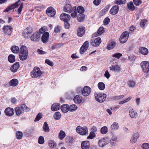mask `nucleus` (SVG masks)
Instances as JSON below:
<instances>
[{
    "instance_id": "0eeeda50",
    "label": "nucleus",
    "mask_w": 149,
    "mask_h": 149,
    "mask_svg": "<svg viewBox=\"0 0 149 149\" xmlns=\"http://www.w3.org/2000/svg\"><path fill=\"white\" fill-rule=\"evenodd\" d=\"M140 65L144 72L148 73L149 72V63L148 62L143 61L141 63Z\"/></svg>"
},
{
    "instance_id": "864d4df0",
    "label": "nucleus",
    "mask_w": 149,
    "mask_h": 149,
    "mask_svg": "<svg viewBox=\"0 0 149 149\" xmlns=\"http://www.w3.org/2000/svg\"><path fill=\"white\" fill-rule=\"evenodd\" d=\"M20 0H18L17 2L11 5V7H12V8L13 9L15 8L18 7V6L20 5Z\"/></svg>"
},
{
    "instance_id": "412c9836",
    "label": "nucleus",
    "mask_w": 149,
    "mask_h": 149,
    "mask_svg": "<svg viewBox=\"0 0 149 149\" xmlns=\"http://www.w3.org/2000/svg\"><path fill=\"white\" fill-rule=\"evenodd\" d=\"M129 115L131 118L136 119L138 116V113L133 109H130L129 111Z\"/></svg>"
},
{
    "instance_id": "338daca9",
    "label": "nucleus",
    "mask_w": 149,
    "mask_h": 149,
    "mask_svg": "<svg viewBox=\"0 0 149 149\" xmlns=\"http://www.w3.org/2000/svg\"><path fill=\"white\" fill-rule=\"evenodd\" d=\"M61 30V27L59 26H56L55 27L54 29V31L56 33H58L60 32Z\"/></svg>"
},
{
    "instance_id": "6ab92c4d",
    "label": "nucleus",
    "mask_w": 149,
    "mask_h": 149,
    "mask_svg": "<svg viewBox=\"0 0 149 149\" xmlns=\"http://www.w3.org/2000/svg\"><path fill=\"white\" fill-rule=\"evenodd\" d=\"M119 10V7L117 5L113 6L110 10V13L112 15L117 13Z\"/></svg>"
},
{
    "instance_id": "7c9ffc66",
    "label": "nucleus",
    "mask_w": 149,
    "mask_h": 149,
    "mask_svg": "<svg viewBox=\"0 0 149 149\" xmlns=\"http://www.w3.org/2000/svg\"><path fill=\"white\" fill-rule=\"evenodd\" d=\"M60 105L58 103H54L51 107V109L52 111H55L59 109Z\"/></svg>"
},
{
    "instance_id": "5701e85b",
    "label": "nucleus",
    "mask_w": 149,
    "mask_h": 149,
    "mask_svg": "<svg viewBox=\"0 0 149 149\" xmlns=\"http://www.w3.org/2000/svg\"><path fill=\"white\" fill-rule=\"evenodd\" d=\"M116 45V43L112 40L109 41V43L107 47V48L108 50H111L113 49Z\"/></svg>"
},
{
    "instance_id": "774afa93",
    "label": "nucleus",
    "mask_w": 149,
    "mask_h": 149,
    "mask_svg": "<svg viewBox=\"0 0 149 149\" xmlns=\"http://www.w3.org/2000/svg\"><path fill=\"white\" fill-rule=\"evenodd\" d=\"M147 22V21L146 20H143L141 21L140 23V25L143 28L144 26L146 24V22Z\"/></svg>"
},
{
    "instance_id": "c85d7f7f",
    "label": "nucleus",
    "mask_w": 149,
    "mask_h": 149,
    "mask_svg": "<svg viewBox=\"0 0 149 149\" xmlns=\"http://www.w3.org/2000/svg\"><path fill=\"white\" fill-rule=\"evenodd\" d=\"M61 110L64 113H66L69 111V105L68 104H63L61 107Z\"/></svg>"
},
{
    "instance_id": "1a4fd4ad",
    "label": "nucleus",
    "mask_w": 149,
    "mask_h": 149,
    "mask_svg": "<svg viewBox=\"0 0 149 149\" xmlns=\"http://www.w3.org/2000/svg\"><path fill=\"white\" fill-rule=\"evenodd\" d=\"M33 32L32 28L31 27H27L24 31L23 33V36L25 38H28Z\"/></svg>"
},
{
    "instance_id": "c03bdc74",
    "label": "nucleus",
    "mask_w": 149,
    "mask_h": 149,
    "mask_svg": "<svg viewBox=\"0 0 149 149\" xmlns=\"http://www.w3.org/2000/svg\"><path fill=\"white\" fill-rule=\"evenodd\" d=\"M66 134L65 132L62 130L60 131L58 134L59 138L61 140L63 139L65 136Z\"/></svg>"
},
{
    "instance_id": "680f3d73",
    "label": "nucleus",
    "mask_w": 149,
    "mask_h": 149,
    "mask_svg": "<svg viewBox=\"0 0 149 149\" xmlns=\"http://www.w3.org/2000/svg\"><path fill=\"white\" fill-rule=\"evenodd\" d=\"M95 136V134L92 132H91L89 136L87 137V139H92Z\"/></svg>"
},
{
    "instance_id": "c9c22d12",
    "label": "nucleus",
    "mask_w": 149,
    "mask_h": 149,
    "mask_svg": "<svg viewBox=\"0 0 149 149\" xmlns=\"http://www.w3.org/2000/svg\"><path fill=\"white\" fill-rule=\"evenodd\" d=\"M43 130L45 132H49L50 129L48 124L46 122H44L43 125Z\"/></svg>"
},
{
    "instance_id": "4d7b16f0",
    "label": "nucleus",
    "mask_w": 149,
    "mask_h": 149,
    "mask_svg": "<svg viewBox=\"0 0 149 149\" xmlns=\"http://www.w3.org/2000/svg\"><path fill=\"white\" fill-rule=\"evenodd\" d=\"M126 0H117L115 1V3L118 4H121L125 3Z\"/></svg>"
},
{
    "instance_id": "473e14b6",
    "label": "nucleus",
    "mask_w": 149,
    "mask_h": 149,
    "mask_svg": "<svg viewBox=\"0 0 149 149\" xmlns=\"http://www.w3.org/2000/svg\"><path fill=\"white\" fill-rule=\"evenodd\" d=\"M28 53V52L27 47L25 46H22L19 49V54H24Z\"/></svg>"
},
{
    "instance_id": "603ef678",
    "label": "nucleus",
    "mask_w": 149,
    "mask_h": 149,
    "mask_svg": "<svg viewBox=\"0 0 149 149\" xmlns=\"http://www.w3.org/2000/svg\"><path fill=\"white\" fill-rule=\"evenodd\" d=\"M135 83L133 80H129L127 83V85L130 87L133 88L134 87L135 85Z\"/></svg>"
},
{
    "instance_id": "0e129e2a",
    "label": "nucleus",
    "mask_w": 149,
    "mask_h": 149,
    "mask_svg": "<svg viewBox=\"0 0 149 149\" xmlns=\"http://www.w3.org/2000/svg\"><path fill=\"white\" fill-rule=\"evenodd\" d=\"M69 21H67L64 22V26L65 29H69L70 27V25L69 23Z\"/></svg>"
},
{
    "instance_id": "a18cd8bd",
    "label": "nucleus",
    "mask_w": 149,
    "mask_h": 149,
    "mask_svg": "<svg viewBox=\"0 0 149 149\" xmlns=\"http://www.w3.org/2000/svg\"><path fill=\"white\" fill-rule=\"evenodd\" d=\"M97 86L99 89L101 90H104L105 88V85L102 82H100L99 83Z\"/></svg>"
},
{
    "instance_id": "58836bf2",
    "label": "nucleus",
    "mask_w": 149,
    "mask_h": 149,
    "mask_svg": "<svg viewBox=\"0 0 149 149\" xmlns=\"http://www.w3.org/2000/svg\"><path fill=\"white\" fill-rule=\"evenodd\" d=\"M20 108L23 113L25 112L29 111L30 110L29 108L27 107L25 104H22Z\"/></svg>"
},
{
    "instance_id": "b1692460",
    "label": "nucleus",
    "mask_w": 149,
    "mask_h": 149,
    "mask_svg": "<svg viewBox=\"0 0 149 149\" xmlns=\"http://www.w3.org/2000/svg\"><path fill=\"white\" fill-rule=\"evenodd\" d=\"M110 70L116 72L120 71L121 70L120 67L117 64L114 65H112L111 66L109 67Z\"/></svg>"
},
{
    "instance_id": "7ed1b4c3",
    "label": "nucleus",
    "mask_w": 149,
    "mask_h": 149,
    "mask_svg": "<svg viewBox=\"0 0 149 149\" xmlns=\"http://www.w3.org/2000/svg\"><path fill=\"white\" fill-rule=\"evenodd\" d=\"M76 131L79 134L82 135H85L88 133V128L86 126H78L76 128Z\"/></svg>"
},
{
    "instance_id": "3c124183",
    "label": "nucleus",
    "mask_w": 149,
    "mask_h": 149,
    "mask_svg": "<svg viewBox=\"0 0 149 149\" xmlns=\"http://www.w3.org/2000/svg\"><path fill=\"white\" fill-rule=\"evenodd\" d=\"M108 128L106 126H104L101 128L100 130V132L102 134H105L107 133Z\"/></svg>"
},
{
    "instance_id": "6e6552de",
    "label": "nucleus",
    "mask_w": 149,
    "mask_h": 149,
    "mask_svg": "<svg viewBox=\"0 0 149 149\" xmlns=\"http://www.w3.org/2000/svg\"><path fill=\"white\" fill-rule=\"evenodd\" d=\"M3 30L6 35L10 36L13 31V28L10 26H4L3 28Z\"/></svg>"
},
{
    "instance_id": "f03ea898",
    "label": "nucleus",
    "mask_w": 149,
    "mask_h": 149,
    "mask_svg": "<svg viewBox=\"0 0 149 149\" xmlns=\"http://www.w3.org/2000/svg\"><path fill=\"white\" fill-rule=\"evenodd\" d=\"M95 97L97 101L100 103H102L105 100L107 97V95L106 94L103 93L95 92Z\"/></svg>"
},
{
    "instance_id": "f3484780",
    "label": "nucleus",
    "mask_w": 149,
    "mask_h": 149,
    "mask_svg": "<svg viewBox=\"0 0 149 149\" xmlns=\"http://www.w3.org/2000/svg\"><path fill=\"white\" fill-rule=\"evenodd\" d=\"M4 112L6 116H9L13 115L14 113L13 109L10 107H8L6 108Z\"/></svg>"
},
{
    "instance_id": "a878e982",
    "label": "nucleus",
    "mask_w": 149,
    "mask_h": 149,
    "mask_svg": "<svg viewBox=\"0 0 149 149\" xmlns=\"http://www.w3.org/2000/svg\"><path fill=\"white\" fill-rule=\"evenodd\" d=\"M139 137V134L137 133H135L132 136L130 141L132 143H135L137 141V140Z\"/></svg>"
},
{
    "instance_id": "f704fd0d",
    "label": "nucleus",
    "mask_w": 149,
    "mask_h": 149,
    "mask_svg": "<svg viewBox=\"0 0 149 149\" xmlns=\"http://www.w3.org/2000/svg\"><path fill=\"white\" fill-rule=\"evenodd\" d=\"M119 128V126L118 123L116 122H113L110 127L111 129L112 130H117Z\"/></svg>"
},
{
    "instance_id": "6e6d98bb",
    "label": "nucleus",
    "mask_w": 149,
    "mask_h": 149,
    "mask_svg": "<svg viewBox=\"0 0 149 149\" xmlns=\"http://www.w3.org/2000/svg\"><path fill=\"white\" fill-rule=\"evenodd\" d=\"M131 99L132 97L130 96L125 100L120 102L119 103V104H121L127 102H129Z\"/></svg>"
},
{
    "instance_id": "9b49d317",
    "label": "nucleus",
    "mask_w": 149,
    "mask_h": 149,
    "mask_svg": "<svg viewBox=\"0 0 149 149\" xmlns=\"http://www.w3.org/2000/svg\"><path fill=\"white\" fill-rule=\"evenodd\" d=\"M89 42L88 41H86L81 47L80 49V53L82 54L87 49L88 47Z\"/></svg>"
},
{
    "instance_id": "ddd939ff",
    "label": "nucleus",
    "mask_w": 149,
    "mask_h": 149,
    "mask_svg": "<svg viewBox=\"0 0 149 149\" xmlns=\"http://www.w3.org/2000/svg\"><path fill=\"white\" fill-rule=\"evenodd\" d=\"M60 19L64 22L70 20V16L65 13H62L60 15Z\"/></svg>"
},
{
    "instance_id": "bf43d9fd",
    "label": "nucleus",
    "mask_w": 149,
    "mask_h": 149,
    "mask_svg": "<svg viewBox=\"0 0 149 149\" xmlns=\"http://www.w3.org/2000/svg\"><path fill=\"white\" fill-rule=\"evenodd\" d=\"M142 148L143 149H147L149 148V144L147 143H144L141 145Z\"/></svg>"
},
{
    "instance_id": "9d476101",
    "label": "nucleus",
    "mask_w": 149,
    "mask_h": 149,
    "mask_svg": "<svg viewBox=\"0 0 149 149\" xmlns=\"http://www.w3.org/2000/svg\"><path fill=\"white\" fill-rule=\"evenodd\" d=\"M55 10L52 6L49 7L46 10L47 14L50 17H53L56 14Z\"/></svg>"
},
{
    "instance_id": "49530a36",
    "label": "nucleus",
    "mask_w": 149,
    "mask_h": 149,
    "mask_svg": "<svg viewBox=\"0 0 149 149\" xmlns=\"http://www.w3.org/2000/svg\"><path fill=\"white\" fill-rule=\"evenodd\" d=\"M61 116V114L59 112H55L54 115V117L56 120H59Z\"/></svg>"
},
{
    "instance_id": "4468645a",
    "label": "nucleus",
    "mask_w": 149,
    "mask_h": 149,
    "mask_svg": "<svg viewBox=\"0 0 149 149\" xmlns=\"http://www.w3.org/2000/svg\"><path fill=\"white\" fill-rule=\"evenodd\" d=\"M91 88L88 86H85L83 89L82 93L84 96H88L91 93Z\"/></svg>"
},
{
    "instance_id": "ea45409f",
    "label": "nucleus",
    "mask_w": 149,
    "mask_h": 149,
    "mask_svg": "<svg viewBox=\"0 0 149 149\" xmlns=\"http://www.w3.org/2000/svg\"><path fill=\"white\" fill-rule=\"evenodd\" d=\"M85 15L84 14H79L77 17V19L79 22H82L84 20Z\"/></svg>"
},
{
    "instance_id": "37998d69",
    "label": "nucleus",
    "mask_w": 149,
    "mask_h": 149,
    "mask_svg": "<svg viewBox=\"0 0 149 149\" xmlns=\"http://www.w3.org/2000/svg\"><path fill=\"white\" fill-rule=\"evenodd\" d=\"M127 6L128 8L131 10H133L135 9V7L132 2H130L127 3Z\"/></svg>"
},
{
    "instance_id": "69168bd1",
    "label": "nucleus",
    "mask_w": 149,
    "mask_h": 149,
    "mask_svg": "<svg viewBox=\"0 0 149 149\" xmlns=\"http://www.w3.org/2000/svg\"><path fill=\"white\" fill-rule=\"evenodd\" d=\"M110 19L108 17H106L104 19V20L103 22L104 23V24L105 25H107L110 22Z\"/></svg>"
},
{
    "instance_id": "a19ab883",
    "label": "nucleus",
    "mask_w": 149,
    "mask_h": 149,
    "mask_svg": "<svg viewBox=\"0 0 149 149\" xmlns=\"http://www.w3.org/2000/svg\"><path fill=\"white\" fill-rule=\"evenodd\" d=\"M21 109L19 107H17L15 108V112L17 116H19L23 113Z\"/></svg>"
},
{
    "instance_id": "c756f323",
    "label": "nucleus",
    "mask_w": 149,
    "mask_h": 149,
    "mask_svg": "<svg viewBox=\"0 0 149 149\" xmlns=\"http://www.w3.org/2000/svg\"><path fill=\"white\" fill-rule=\"evenodd\" d=\"M104 28L103 27H100L97 31V33H95L93 35L94 37H97L98 35H101L104 32Z\"/></svg>"
},
{
    "instance_id": "39448f33",
    "label": "nucleus",
    "mask_w": 149,
    "mask_h": 149,
    "mask_svg": "<svg viewBox=\"0 0 149 149\" xmlns=\"http://www.w3.org/2000/svg\"><path fill=\"white\" fill-rule=\"evenodd\" d=\"M129 37V33L127 31L123 32L120 38V41L122 43H124L127 40Z\"/></svg>"
},
{
    "instance_id": "aec40b11",
    "label": "nucleus",
    "mask_w": 149,
    "mask_h": 149,
    "mask_svg": "<svg viewBox=\"0 0 149 149\" xmlns=\"http://www.w3.org/2000/svg\"><path fill=\"white\" fill-rule=\"evenodd\" d=\"M49 37V33L48 32H45L42 35L41 37L42 41L44 43L47 42Z\"/></svg>"
},
{
    "instance_id": "2f4dec72",
    "label": "nucleus",
    "mask_w": 149,
    "mask_h": 149,
    "mask_svg": "<svg viewBox=\"0 0 149 149\" xmlns=\"http://www.w3.org/2000/svg\"><path fill=\"white\" fill-rule=\"evenodd\" d=\"M140 52L142 54L146 55L148 54V49L145 47H142L139 49Z\"/></svg>"
},
{
    "instance_id": "e433bc0d",
    "label": "nucleus",
    "mask_w": 149,
    "mask_h": 149,
    "mask_svg": "<svg viewBox=\"0 0 149 149\" xmlns=\"http://www.w3.org/2000/svg\"><path fill=\"white\" fill-rule=\"evenodd\" d=\"M11 50L13 53H17L19 52V49L18 46H13L11 47Z\"/></svg>"
},
{
    "instance_id": "423d86ee",
    "label": "nucleus",
    "mask_w": 149,
    "mask_h": 149,
    "mask_svg": "<svg viewBox=\"0 0 149 149\" xmlns=\"http://www.w3.org/2000/svg\"><path fill=\"white\" fill-rule=\"evenodd\" d=\"M109 139L107 137L101 139L98 141V144L99 146L104 147L109 143Z\"/></svg>"
},
{
    "instance_id": "13d9d810",
    "label": "nucleus",
    "mask_w": 149,
    "mask_h": 149,
    "mask_svg": "<svg viewBox=\"0 0 149 149\" xmlns=\"http://www.w3.org/2000/svg\"><path fill=\"white\" fill-rule=\"evenodd\" d=\"M122 55V54L120 53H117L113 54L112 56L117 59H119Z\"/></svg>"
},
{
    "instance_id": "f8f14e48",
    "label": "nucleus",
    "mask_w": 149,
    "mask_h": 149,
    "mask_svg": "<svg viewBox=\"0 0 149 149\" xmlns=\"http://www.w3.org/2000/svg\"><path fill=\"white\" fill-rule=\"evenodd\" d=\"M40 34L38 32L34 33L31 37V39L34 41H38L40 38Z\"/></svg>"
},
{
    "instance_id": "cd10ccee",
    "label": "nucleus",
    "mask_w": 149,
    "mask_h": 149,
    "mask_svg": "<svg viewBox=\"0 0 149 149\" xmlns=\"http://www.w3.org/2000/svg\"><path fill=\"white\" fill-rule=\"evenodd\" d=\"M18 81L17 79H13L10 81L9 84L12 86L15 87L18 85Z\"/></svg>"
},
{
    "instance_id": "72a5a7b5",
    "label": "nucleus",
    "mask_w": 149,
    "mask_h": 149,
    "mask_svg": "<svg viewBox=\"0 0 149 149\" xmlns=\"http://www.w3.org/2000/svg\"><path fill=\"white\" fill-rule=\"evenodd\" d=\"M28 55V53L24 54H19V58L22 61H24L26 59Z\"/></svg>"
},
{
    "instance_id": "8fccbe9b",
    "label": "nucleus",
    "mask_w": 149,
    "mask_h": 149,
    "mask_svg": "<svg viewBox=\"0 0 149 149\" xmlns=\"http://www.w3.org/2000/svg\"><path fill=\"white\" fill-rule=\"evenodd\" d=\"M16 136L17 138L18 139H21L23 136L22 133L20 131L17 132L16 133Z\"/></svg>"
},
{
    "instance_id": "09e8293b",
    "label": "nucleus",
    "mask_w": 149,
    "mask_h": 149,
    "mask_svg": "<svg viewBox=\"0 0 149 149\" xmlns=\"http://www.w3.org/2000/svg\"><path fill=\"white\" fill-rule=\"evenodd\" d=\"M77 108V107L75 104H72L69 106V111H73L76 110Z\"/></svg>"
},
{
    "instance_id": "20e7f679",
    "label": "nucleus",
    "mask_w": 149,
    "mask_h": 149,
    "mask_svg": "<svg viewBox=\"0 0 149 149\" xmlns=\"http://www.w3.org/2000/svg\"><path fill=\"white\" fill-rule=\"evenodd\" d=\"M77 10L76 7H72L70 4L67 3L63 7V10L65 12L71 13Z\"/></svg>"
},
{
    "instance_id": "f257e3e1",
    "label": "nucleus",
    "mask_w": 149,
    "mask_h": 149,
    "mask_svg": "<svg viewBox=\"0 0 149 149\" xmlns=\"http://www.w3.org/2000/svg\"><path fill=\"white\" fill-rule=\"evenodd\" d=\"M43 72L38 67H35L33 70L31 72V75L33 78H40L43 75Z\"/></svg>"
},
{
    "instance_id": "5fc2aeb1",
    "label": "nucleus",
    "mask_w": 149,
    "mask_h": 149,
    "mask_svg": "<svg viewBox=\"0 0 149 149\" xmlns=\"http://www.w3.org/2000/svg\"><path fill=\"white\" fill-rule=\"evenodd\" d=\"M45 140L43 137L42 136H40L38 139V143L40 144H42L44 143Z\"/></svg>"
},
{
    "instance_id": "dca6fc26",
    "label": "nucleus",
    "mask_w": 149,
    "mask_h": 149,
    "mask_svg": "<svg viewBox=\"0 0 149 149\" xmlns=\"http://www.w3.org/2000/svg\"><path fill=\"white\" fill-rule=\"evenodd\" d=\"M102 40L100 37H98L95 38L91 42L92 45L95 47L98 46L101 43Z\"/></svg>"
},
{
    "instance_id": "79ce46f5",
    "label": "nucleus",
    "mask_w": 149,
    "mask_h": 149,
    "mask_svg": "<svg viewBox=\"0 0 149 149\" xmlns=\"http://www.w3.org/2000/svg\"><path fill=\"white\" fill-rule=\"evenodd\" d=\"M49 146L52 148L55 147L56 145V143L53 140H50L48 142Z\"/></svg>"
},
{
    "instance_id": "2eb2a0df",
    "label": "nucleus",
    "mask_w": 149,
    "mask_h": 149,
    "mask_svg": "<svg viewBox=\"0 0 149 149\" xmlns=\"http://www.w3.org/2000/svg\"><path fill=\"white\" fill-rule=\"evenodd\" d=\"M85 32V29L83 26L79 27L77 30V34L78 36L81 37L84 34Z\"/></svg>"
},
{
    "instance_id": "e2e57ef3",
    "label": "nucleus",
    "mask_w": 149,
    "mask_h": 149,
    "mask_svg": "<svg viewBox=\"0 0 149 149\" xmlns=\"http://www.w3.org/2000/svg\"><path fill=\"white\" fill-rule=\"evenodd\" d=\"M134 4L137 6H139L142 3L141 0H133Z\"/></svg>"
},
{
    "instance_id": "a211bd4d",
    "label": "nucleus",
    "mask_w": 149,
    "mask_h": 149,
    "mask_svg": "<svg viewBox=\"0 0 149 149\" xmlns=\"http://www.w3.org/2000/svg\"><path fill=\"white\" fill-rule=\"evenodd\" d=\"M19 64L18 62L15 63L10 68V70L13 72H16L19 67Z\"/></svg>"
},
{
    "instance_id": "de8ad7c7",
    "label": "nucleus",
    "mask_w": 149,
    "mask_h": 149,
    "mask_svg": "<svg viewBox=\"0 0 149 149\" xmlns=\"http://www.w3.org/2000/svg\"><path fill=\"white\" fill-rule=\"evenodd\" d=\"M77 9V12L79 13V14H83L85 10L84 8L81 6L78 7Z\"/></svg>"
},
{
    "instance_id": "052dcab7",
    "label": "nucleus",
    "mask_w": 149,
    "mask_h": 149,
    "mask_svg": "<svg viewBox=\"0 0 149 149\" xmlns=\"http://www.w3.org/2000/svg\"><path fill=\"white\" fill-rule=\"evenodd\" d=\"M42 118V115L41 113H39L37 115L34 121L36 122L38 121Z\"/></svg>"
},
{
    "instance_id": "bb28decb",
    "label": "nucleus",
    "mask_w": 149,
    "mask_h": 149,
    "mask_svg": "<svg viewBox=\"0 0 149 149\" xmlns=\"http://www.w3.org/2000/svg\"><path fill=\"white\" fill-rule=\"evenodd\" d=\"M74 101L76 104H80L82 101L81 97L79 95H76L74 98Z\"/></svg>"
},
{
    "instance_id": "4c0bfd02",
    "label": "nucleus",
    "mask_w": 149,
    "mask_h": 149,
    "mask_svg": "<svg viewBox=\"0 0 149 149\" xmlns=\"http://www.w3.org/2000/svg\"><path fill=\"white\" fill-rule=\"evenodd\" d=\"M8 60L9 62L13 63L15 61V57L13 55L10 54L8 56Z\"/></svg>"
},
{
    "instance_id": "393cba45",
    "label": "nucleus",
    "mask_w": 149,
    "mask_h": 149,
    "mask_svg": "<svg viewBox=\"0 0 149 149\" xmlns=\"http://www.w3.org/2000/svg\"><path fill=\"white\" fill-rule=\"evenodd\" d=\"M117 142V137L116 136H113L111 138L110 143L111 146H115Z\"/></svg>"
},
{
    "instance_id": "4be33fe9",
    "label": "nucleus",
    "mask_w": 149,
    "mask_h": 149,
    "mask_svg": "<svg viewBox=\"0 0 149 149\" xmlns=\"http://www.w3.org/2000/svg\"><path fill=\"white\" fill-rule=\"evenodd\" d=\"M81 146L82 149H88L90 146L89 142L87 141L82 142Z\"/></svg>"
}]
</instances>
